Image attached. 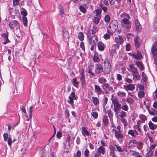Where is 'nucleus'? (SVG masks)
<instances>
[{
	"label": "nucleus",
	"instance_id": "33",
	"mask_svg": "<svg viewBox=\"0 0 157 157\" xmlns=\"http://www.w3.org/2000/svg\"><path fill=\"white\" fill-rule=\"evenodd\" d=\"M102 87L104 89H107L109 90H110L112 89V87H110L109 85L107 83H104L102 85Z\"/></svg>",
	"mask_w": 157,
	"mask_h": 157
},
{
	"label": "nucleus",
	"instance_id": "19",
	"mask_svg": "<svg viewBox=\"0 0 157 157\" xmlns=\"http://www.w3.org/2000/svg\"><path fill=\"white\" fill-rule=\"evenodd\" d=\"M135 22L137 30L138 31H140L141 30L142 27L138 21L137 20H136Z\"/></svg>",
	"mask_w": 157,
	"mask_h": 157
},
{
	"label": "nucleus",
	"instance_id": "52",
	"mask_svg": "<svg viewBox=\"0 0 157 157\" xmlns=\"http://www.w3.org/2000/svg\"><path fill=\"white\" fill-rule=\"evenodd\" d=\"M92 116L95 118H97L98 117V113L95 112H92L91 113Z\"/></svg>",
	"mask_w": 157,
	"mask_h": 157
},
{
	"label": "nucleus",
	"instance_id": "2",
	"mask_svg": "<svg viewBox=\"0 0 157 157\" xmlns=\"http://www.w3.org/2000/svg\"><path fill=\"white\" fill-rule=\"evenodd\" d=\"M114 41L117 44H114L113 45V47L115 48L114 49H112V52L115 51V49H118L119 48V45L122 44L124 42V40L123 38L120 36L115 37Z\"/></svg>",
	"mask_w": 157,
	"mask_h": 157
},
{
	"label": "nucleus",
	"instance_id": "59",
	"mask_svg": "<svg viewBox=\"0 0 157 157\" xmlns=\"http://www.w3.org/2000/svg\"><path fill=\"white\" fill-rule=\"evenodd\" d=\"M62 136V132H57V134H56V136L59 139H60L61 137Z\"/></svg>",
	"mask_w": 157,
	"mask_h": 157
},
{
	"label": "nucleus",
	"instance_id": "23",
	"mask_svg": "<svg viewBox=\"0 0 157 157\" xmlns=\"http://www.w3.org/2000/svg\"><path fill=\"white\" fill-rule=\"evenodd\" d=\"M98 82L100 83L103 84L107 82V80L104 78L100 77L98 79Z\"/></svg>",
	"mask_w": 157,
	"mask_h": 157
},
{
	"label": "nucleus",
	"instance_id": "14",
	"mask_svg": "<svg viewBox=\"0 0 157 157\" xmlns=\"http://www.w3.org/2000/svg\"><path fill=\"white\" fill-rule=\"evenodd\" d=\"M98 154L100 155H104L105 153V149L104 147L100 146L97 149Z\"/></svg>",
	"mask_w": 157,
	"mask_h": 157
},
{
	"label": "nucleus",
	"instance_id": "35",
	"mask_svg": "<svg viewBox=\"0 0 157 157\" xmlns=\"http://www.w3.org/2000/svg\"><path fill=\"white\" fill-rule=\"evenodd\" d=\"M136 64L140 70H143L144 69V68L143 65L140 62L138 61L136 62Z\"/></svg>",
	"mask_w": 157,
	"mask_h": 157
},
{
	"label": "nucleus",
	"instance_id": "53",
	"mask_svg": "<svg viewBox=\"0 0 157 157\" xmlns=\"http://www.w3.org/2000/svg\"><path fill=\"white\" fill-rule=\"evenodd\" d=\"M110 34L106 33L104 35L103 37L106 40L109 39L110 38Z\"/></svg>",
	"mask_w": 157,
	"mask_h": 157
},
{
	"label": "nucleus",
	"instance_id": "13",
	"mask_svg": "<svg viewBox=\"0 0 157 157\" xmlns=\"http://www.w3.org/2000/svg\"><path fill=\"white\" fill-rule=\"evenodd\" d=\"M124 89L126 91H133L135 89V85L131 84L127 85H124Z\"/></svg>",
	"mask_w": 157,
	"mask_h": 157
},
{
	"label": "nucleus",
	"instance_id": "20",
	"mask_svg": "<svg viewBox=\"0 0 157 157\" xmlns=\"http://www.w3.org/2000/svg\"><path fill=\"white\" fill-rule=\"evenodd\" d=\"M94 86L96 92L98 94H100L102 92V90L100 86L96 85H94Z\"/></svg>",
	"mask_w": 157,
	"mask_h": 157
},
{
	"label": "nucleus",
	"instance_id": "32",
	"mask_svg": "<svg viewBox=\"0 0 157 157\" xmlns=\"http://www.w3.org/2000/svg\"><path fill=\"white\" fill-rule=\"evenodd\" d=\"M85 75L83 73L82 74V76L80 78V80L82 84L83 85H85L86 84V82L85 81Z\"/></svg>",
	"mask_w": 157,
	"mask_h": 157
},
{
	"label": "nucleus",
	"instance_id": "26",
	"mask_svg": "<svg viewBox=\"0 0 157 157\" xmlns=\"http://www.w3.org/2000/svg\"><path fill=\"white\" fill-rule=\"evenodd\" d=\"M93 60L95 63L98 62L100 61V59L98 56V54L97 53H95L93 57Z\"/></svg>",
	"mask_w": 157,
	"mask_h": 157
},
{
	"label": "nucleus",
	"instance_id": "27",
	"mask_svg": "<svg viewBox=\"0 0 157 157\" xmlns=\"http://www.w3.org/2000/svg\"><path fill=\"white\" fill-rule=\"evenodd\" d=\"M120 17L123 18V19H129L130 18V16L127 13H121Z\"/></svg>",
	"mask_w": 157,
	"mask_h": 157
},
{
	"label": "nucleus",
	"instance_id": "31",
	"mask_svg": "<svg viewBox=\"0 0 157 157\" xmlns=\"http://www.w3.org/2000/svg\"><path fill=\"white\" fill-rule=\"evenodd\" d=\"M91 44H95L96 41H97V37L94 36H93L89 40Z\"/></svg>",
	"mask_w": 157,
	"mask_h": 157
},
{
	"label": "nucleus",
	"instance_id": "58",
	"mask_svg": "<svg viewBox=\"0 0 157 157\" xmlns=\"http://www.w3.org/2000/svg\"><path fill=\"white\" fill-rule=\"evenodd\" d=\"M80 48L82 49V50L84 51H85V48L84 47V43L83 42H81V43L80 44Z\"/></svg>",
	"mask_w": 157,
	"mask_h": 157
},
{
	"label": "nucleus",
	"instance_id": "62",
	"mask_svg": "<svg viewBox=\"0 0 157 157\" xmlns=\"http://www.w3.org/2000/svg\"><path fill=\"white\" fill-rule=\"evenodd\" d=\"M20 0H14L13 1V4L14 6L18 5L19 3V1Z\"/></svg>",
	"mask_w": 157,
	"mask_h": 157
},
{
	"label": "nucleus",
	"instance_id": "28",
	"mask_svg": "<svg viewBox=\"0 0 157 157\" xmlns=\"http://www.w3.org/2000/svg\"><path fill=\"white\" fill-rule=\"evenodd\" d=\"M129 66L131 71L132 72V73L137 72L138 70L137 68L135 67L132 64H129Z\"/></svg>",
	"mask_w": 157,
	"mask_h": 157
},
{
	"label": "nucleus",
	"instance_id": "5",
	"mask_svg": "<svg viewBox=\"0 0 157 157\" xmlns=\"http://www.w3.org/2000/svg\"><path fill=\"white\" fill-rule=\"evenodd\" d=\"M104 68L107 73H109L111 71V66L110 62L108 59H105L104 62Z\"/></svg>",
	"mask_w": 157,
	"mask_h": 157
},
{
	"label": "nucleus",
	"instance_id": "18",
	"mask_svg": "<svg viewBox=\"0 0 157 157\" xmlns=\"http://www.w3.org/2000/svg\"><path fill=\"white\" fill-rule=\"evenodd\" d=\"M105 45L101 42H99L98 44V47L99 50L101 51H103L105 48Z\"/></svg>",
	"mask_w": 157,
	"mask_h": 157
},
{
	"label": "nucleus",
	"instance_id": "15",
	"mask_svg": "<svg viewBox=\"0 0 157 157\" xmlns=\"http://www.w3.org/2000/svg\"><path fill=\"white\" fill-rule=\"evenodd\" d=\"M148 125L150 129L151 130H154L157 128V124H154L151 121L149 122Z\"/></svg>",
	"mask_w": 157,
	"mask_h": 157
},
{
	"label": "nucleus",
	"instance_id": "12",
	"mask_svg": "<svg viewBox=\"0 0 157 157\" xmlns=\"http://www.w3.org/2000/svg\"><path fill=\"white\" fill-rule=\"evenodd\" d=\"M141 42V40L138 36H136L134 38V42L136 48H138L140 47Z\"/></svg>",
	"mask_w": 157,
	"mask_h": 157
},
{
	"label": "nucleus",
	"instance_id": "38",
	"mask_svg": "<svg viewBox=\"0 0 157 157\" xmlns=\"http://www.w3.org/2000/svg\"><path fill=\"white\" fill-rule=\"evenodd\" d=\"M139 117L141 120L144 121H146L147 119V117L143 114H140Z\"/></svg>",
	"mask_w": 157,
	"mask_h": 157
},
{
	"label": "nucleus",
	"instance_id": "47",
	"mask_svg": "<svg viewBox=\"0 0 157 157\" xmlns=\"http://www.w3.org/2000/svg\"><path fill=\"white\" fill-rule=\"evenodd\" d=\"M79 9L81 12H82L83 13H86V8L84 7L83 6H80L79 7Z\"/></svg>",
	"mask_w": 157,
	"mask_h": 157
},
{
	"label": "nucleus",
	"instance_id": "44",
	"mask_svg": "<svg viewBox=\"0 0 157 157\" xmlns=\"http://www.w3.org/2000/svg\"><path fill=\"white\" fill-rule=\"evenodd\" d=\"M153 153V151L149 150L148 152L146 154L145 157H151Z\"/></svg>",
	"mask_w": 157,
	"mask_h": 157
},
{
	"label": "nucleus",
	"instance_id": "42",
	"mask_svg": "<svg viewBox=\"0 0 157 157\" xmlns=\"http://www.w3.org/2000/svg\"><path fill=\"white\" fill-rule=\"evenodd\" d=\"M136 146L139 149H140L143 147V144L141 142H139V143L137 142V143L136 144Z\"/></svg>",
	"mask_w": 157,
	"mask_h": 157
},
{
	"label": "nucleus",
	"instance_id": "48",
	"mask_svg": "<svg viewBox=\"0 0 157 157\" xmlns=\"http://www.w3.org/2000/svg\"><path fill=\"white\" fill-rule=\"evenodd\" d=\"M33 107L32 106L30 107L29 108V116H30V117H32V113L33 112Z\"/></svg>",
	"mask_w": 157,
	"mask_h": 157
},
{
	"label": "nucleus",
	"instance_id": "54",
	"mask_svg": "<svg viewBox=\"0 0 157 157\" xmlns=\"http://www.w3.org/2000/svg\"><path fill=\"white\" fill-rule=\"evenodd\" d=\"M157 144H156L151 145L150 147H149V150L152 151V150L154 149L155 148Z\"/></svg>",
	"mask_w": 157,
	"mask_h": 157
},
{
	"label": "nucleus",
	"instance_id": "16",
	"mask_svg": "<svg viewBox=\"0 0 157 157\" xmlns=\"http://www.w3.org/2000/svg\"><path fill=\"white\" fill-rule=\"evenodd\" d=\"M131 56L133 58L137 60L141 59L143 58L141 53L139 52H137L136 54H132Z\"/></svg>",
	"mask_w": 157,
	"mask_h": 157
},
{
	"label": "nucleus",
	"instance_id": "37",
	"mask_svg": "<svg viewBox=\"0 0 157 157\" xmlns=\"http://www.w3.org/2000/svg\"><path fill=\"white\" fill-rule=\"evenodd\" d=\"M78 37V38L81 41H83L84 40V37L83 33L82 32H80L79 33Z\"/></svg>",
	"mask_w": 157,
	"mask_h": 157
},
{
	"label": "nucleus",
	"instance_id": "40",
	"mask_svg": "<svg viewBox=\"0 0 157 157\" xmlns=\"http://www.w3.org/2000/svg\"><path fill=\"white\" fill-rule=\"evenodd\" d=\"M138 152L135 151L131 150L130 151V154L132 156H136L137 155L139 154Z\"/></svg>",
	"mask_w": 157,
	"mask_h": 157
},
{
	"label": "nucleus",
	"instance_id": "49",
	"mask_svg": "<svg viewBox=\"0 0 157 157\" xmlns=\"http://www.w3.org/2000/svg\"><path fill=\"white\" fill-rule=\"evenodd\" d=\"M122 109L125 111H127L128 109V106L126 104H124L122 106Z\"/></svg>",
	"mask_w": 157,
	"mask_h": 157
},
{
	"label": "nucleus",
	"instance_id": "24",
	"mask_svg": "<svg viewBox=\"0 0 157 157\" xmlns=\"http://www.w3.org/2000/svg\"><path fill=\"white\" fill-rule=\"evenodd\" d=\"M117 151L119 152H122L125 151V148L123 146L121 147L117 145H115Z\"/></svg>",
	"mask_w": 157,
	"mask_h": 157
},
{
	"label": "nucleus",
	"instance_id": "46",
	"mask_svg": "<svg viewBox=\"0 0 157 157\" xmlns=\"http://www.w3.org/2000/svg\"><path fill=\"white\" fill-rule=\"evenodd\" d=\"M128 134L130 135L133 137H136V135H135V132L134 130H130L128 131Z\"/></svg>",
	"mask_w": 157,
	"mask_h": 157
},
{
	"label": "nucleus",
	"instance_id": "61",
	"mask_svg": "<svg viewBox=\"0 0 157 157\" xmlns=\"http://www.w3.org/2000/svg\"><path fill=\"white\" fill-rule=\"evenodd\" d=\"M7 140L8 144V145L10 147L12 144V140L11 138L10 137H9V138Z\"/></svg>",
	"mask_w": 157,
	"mask_h": 157
},
{
	"label": "nucleus",
	"instance_id": "4",
	"mask_svg": "<svg viewBox=\"0 0 157 157\" xmlns=\"http://www.w3.org/2000/svg\"><path fill=\"white\" fill-rule=\"evenodd\" d=\"M113 128L112 132L115 134V136L117 139L122 138L123 137V135L121 133L120 127L118 126L117 127H112Z\"/></svg>",
	"mask_w": 157,
	"mask_h": 157
},
{
	"label": "nucleus",
	"instance_id": "36",
	"mask_svg": "<svg viewBox=\"0 0 157 157\" xmlns=\"http://www.w3.org/2000/svg\"><path fill=\"white\" fill-rule=\"evenodd\" d=\"M103 121L105 125H106L108 124V120L107 116H104L103 117Z\"/></svg>",
	"mask_w": 157,
	"mask_h": 157
},
{
	"label": "nucleus",
	"instance_id": "57",
	"mask_svg": "<svg viewBox=\"0 0 157 157\" xmlns=\"http://www.w3.org/2000/svg\"><path fill=\"white\" fill-rule=\"evenodd\" d=\"M94 21L95 24H97L99 22V19L98 17H94Z\"/></svg>",
	"mask_w": 157,
	"mask_h": 157
},
{
	"label": "nucleus",
	"instance_id": "8",
	"mask_svg": "<svg viewBox=\"0 0 157 157\" xmlns=\"http://www.w3.org/2000/svg\"><path fill=\"white\" fill-rule=\"evenodd\" d=\"M9 25L12 29H17L20 27L19 24L16 21H13L9 23Z\"/></svg>",
	"mask_w": 157,
	"mask_h": 157
},
{
	"label": "nucleus",
	"instance_id": "21",
	"mask_svg": "<svg viewBox=\"0 0 157 157\" xmlns=\"http://www.w3.org/2000/svg\"><path fill=\"white\" fill-rule=\"evenodd\" d=\"M148 112L150 115L157 116V111L152 108H151L150 110Z\"/></svg>",
	"mask_w": 157,
	"mask_h": 157
},
{
	"label": "nucleus",
	"instance_id": "63",
	"mask_svg": "<svg viewBox=\"0 0 157 157\" xmlns=\"http://www.w3.org/2000/svg\"><path fill=\"white\" fill-rule=\"evenodd\" d=\"M21 13L24 16H26L27 14V11L25 9L23 10L21 12Z\"/></svg>",
	"mask_w": 157,
	"mask_h": 157
},
{
	"label": "nucleus",
	"instance_id": "25",
	"mask_svg": "<svg viewBox=\"0 0 157 157\" xmlns=\"http://www.w3.org/2000/svg\"><path fill=\"white\" fill-rule=\"evenodd\" d=\"M137 143V142L136 140H129L127 146L131 147L134 144H136Z\"/></svg>",
	"mask_w": 157,
	"mask_h": 157
},
{
	"label": "nucleus",
	"instance_id": "29",
	"mask_svg": "<svg viewBox=\"0 0 157 157\" xmlns=\"http://www.w3.org/2000/svg\"><path fill=\"white\" fill-rule=\"evenodd\" d=\"M133 75L134 80H138L140 79V75L138 72L133 73Z\"/></svg>",
	"mask_w": 157,
	"mask_h": 157
},
{
	"label": "nucleus",
	"instance_id": "41",
	"mask_svg": "<svg viewBox=\"0 0 157 157\" xmlns=\"http://www.w3.org/2000/svg\"><path fill=\"white\" fill-rule=\"evenodd\" d=\"M119 116L121 118H124L126 116V113L124 111H122L120 113Z\"/></svg>",
	"mask_w": 157,
	"mask_h": 157
},
{
	"label": "nucleus",
	"instance_id": "50",
	"mask_svg": "<svg viewBox=\"0 0 157 157\" xmlns=\"http://www.w3.org/2000/svg\"><path fill=\"white\" fill-rule=\"evenodd\" d=\"M110 17L108 15L106 14L105 17V22H109L110 21Z\"/></svg>",
	"mask_w": 157,
	"mask_h": 157
},
{
	"label": "nucleus",
	"instance_id": "3",
	"mask_svg": "<svg viewBox=\"0 0 157 157\" xmlns=\"http://www.w3.org/2000/svg\"><path fill=\"white\" fill-rule=\"evenodd\" d=\"M121 23L122 27L125 29H129L131 28V22L127 19H122Z\"/></svg>",
	"mask_w": 157,
	"mask_h": 157
},
{
	"label": "nucleus",
	"instance_id": "11",
	"mask_svg": "<svg viewBox=\"0 0 157 157\" xmlns=\"http://www.w3.org/2000/svg\"><path fill=\"white\" fill-rule=\"evenodd\" d=\"M157 43L154 42L152 45L151 49V52L152 54L154 56L157 55V48H156Z\"/></svg>",
	"mask_w": 157,
	"mask_h": 157
},
{
	"label": "nucleus",
	"instance_id": "34",
	"mask_svg": "<svg viewBox=\"0 0 157 157\" xmlns=\"http://www.w3.org/2000/svg\"><path fill=\"white\" fill-rule=\"evenodd\" d=\"M93 103L95 105H97L99 104V101L98 98L96 97H93L92 98Z\"/></svg>",
	"mask_w": 157,
	"mask_h": 157
},
{
	"label": "nucleus",
	"instance_id": "17",
	"mask_svg": "<svg viewBox=\"0 0 157 157\" xmlns=\"http://www.w3.org/2000/svg\"><path fill=\"white\" fill-rule=\"evenodd\" d=\"M82 135L85 137L86 136H89L90 135V132L86 129L85 127H82Z\"/></svg>",
	"mask_w": 157,
	"mask_h": 157
},
{
	"label": "nucleus",
	"instance_id": "43",
	"mask_svg": "<svg viewBox=\"0 0 157 157\" xmlns=\"http://www.w3.org/2000/svg\"><path fill=\"white\" fill-rule=\"evenodd\" d=\"M23 21L24 26H27L28 22L27 17L25 16L23 17Z\"/></svg>",
	"mask_w": 157,
	"mask_h": 157
},
{
	"label": "nucleus",
	"instance_id": "6",
	"mask_svg": "<svg viewBox=\"0 0 157 157\" xmlns=\"http://www.w3.org/2000/svg\"><path fill=\"white\" fill-rule=\"evenodd\" d=\"M114 104L113 110L116 115H117L119 110L121 109V105L117 101L113 102Z\"/></svg>",
	"mask_w": 157,
	"mask_h": 157
},
{
	"label": "nucleus",
	"instance_id": "10",
	"mask_svg": "<svg viewBox=\"0 0 157 157\" xmlns=\"http://www.w3.org/2000/svg\"><path fill=\"white\" fill-rule=\"evenodd\" d=\"M68 98L69 100L68 101V102L71 104H73V100L77 99V98L75 96V92H72L69 97Z\"/></svg>",
	"mask_w": 157,
	"mask_h": 157
},
{
	"label": "nucleus",
	"instance_id": "55",
	"mask_svg": "<svg viewBox=\"0 0 157 157\" xmlns=\"http://www.w3.org/2000/svg\"><path fill=\"white\" fill-rule=\"evenodd\" d=\"M108 115L110 118H112L113 116V113L112 112V111L111 110L109 109L108 111L107 112Z\"/></svg>",
	"mask_w": 157,
	"mask_h": 157
},
{
	"label": "nucleus",
	"instance_id": "30",
	"mask_svg": "<svg viewBox=\"0 0 157 157\" xmlns=\"http://www.w3.org/2000/svg\"><path fill=\"white\" fill-rule=\"evenodd\" d=\"M2 35L4 39L5 40V41L3 42V44H6L10 42L8 40V36L6 34L3 33L2 34Z\"/></svg>",
	"mask_w": 157,
	"mask_h": 157
},
{
	"label": "nucleus",
	"instance_id": "51",
	"mask_svg": "<svg viewBox=\"0 0 157 157\" xmlns=\"http://www.w3.org/2000/svg\"><path fill=\"white\" fill-rule=\"evenodd\" d=\"M4 140L5 141H6L9 138L8 134L7 133H4L3 134Z\"/></svg>",
	"mask_w": 157,
	"mask_h": 157
},
{
	"label": "nucleus",
	"instance_id": "1",
	"mask_svg": "<svg viewBox=\"0 0 157 157\" xmlns=\"http://www.w3.org/2000/svg\"><path fill=\"white\" fill-rule=\"evenodd\" d=\"M117 28V22L115 20L112 21L107 28V32L110 35H112Z\"/></svg>",
	"mask_w": 157,
	"mask_h": 157
},
{
	"label": "nucleus",
	"instance_id": "60",
	"mask_svg": "<svg viewBox=\"0 0 157 157\" xmlns=\"http://www.w3.org/2000/svg\"><path fill=\"white\" fill-rule=\"evenodd\" d=\"M88 72L89 74L90 75L93 76H95L94 74L92 72V69L90 68H89L88 69Z\"/></svg>",
	"mask_w": 157,
	"mask_h": 157
},
{
	"label": "nucleus",
	"instance_id": "9",
	"mask_svg": "<svg viewBox=\"0 0 157 157\" xmlns=\"http://www.w3.org/2000/svg\"><path fill=\"white\" fill-rule=\"evenodd\" d=\"M95 67V71L96 73L99 74L103 71V68L101 64L100 63L96 64Z\"/></svg>",
	"mask_w": 157,
	"mask_h": 157
},
{
	"label": "nucleus",
	"instance_id": "7",
	"mask_svg": "<svg viewBox=\"0 0 157 157\" xmlns=\"http://www.w3.org/2000/svg\"><path fill=\"white\" fill-rule=\"evenodd\" d=\"M138 87L139 90L138 92V96L139 98H141L144 97L145 95L144 87L141 85H139Z\"/></svg>",
	"mask_w": 157,
	"mask_h": 157
},
{
	"label": "nucleus",
	"instance_id": "39",
	"mask_svg": "<svg viewBox=\"0 0 157 157\" xmlns=\"http://www.w3.org/2000/svg\"><path fill=\"white\" fill-rule=\"evenodd\" d=\"M117 95L120 97H124L126 96V94L123 92L120 91L117 93Z\"/></svg>",
	"mask_w": 157,
	"mask_h": 157
},
{
	"label": "nucleus",
	"instance_id": "22",
	"mask_svg": "<svg viewBox=\"0 0 157 157\" xmlns=\"http://www.w3.org/2000/svg\"><path fill=\"white\" fill-rule=\"evenodd\" d=\"M71 82L73 85L76 87H78V86L79 83V82L77 81L76 77L71 80Z\"/></svg>",
	"mask_w": 157,
	"mask_h": 157
},
{
	"label": "nucleus",
	"instance_id": "56",
	"mask_svg": "<svg viewBox=\"0 0 157 157\" xmlns=\"http://www.w3.org/2000/svg\"><path fill=\"white\" fill-rule=\"evenodd\" d=\"M142 75L143 77V78H142V80H143L144 82H145V81L147 79V76L144 72L142 73Z\"/></svg>",
	"mask_w": 157,
	"mask_h": 157
},
{
	"label": "nucleus",
	"instance_id": "64",
	"mask_svg": "<svg viewBox=\"0 0 157 157\" xmlns=\"http://www.w3.org/2000/svg\"><path fill=\"white\" fill-rule=\"evenodd\" d=\"M121 122L123 123L125 126H126L127 125V123L126 121L124 118H121Z\"/></svg>",
	"mask_w": 157,
	"mask_h": 157
},
{
	"label": "nucleus",
	"instance_id": "45",
	"mask_svg": "<svg viewBox=\"0 0 157 157\" xmlns=\"http://www.w3.org/2000/svg\"><path fill=\"white\" fill-rule=\"evenodd\" d=\"M126 101L130 104H133L134 100L130 98H128L126 99Z\"/></svg>",
	"mask_w": 157,
	"mask_h": 157
}]
</instances>
